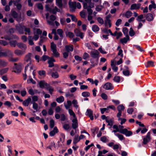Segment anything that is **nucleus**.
Masks as SVG:
<instances>
[{"label":"nucleus","mask_w":156,"mask_h":156,"mask_svg":"<svg viewBox=\"0 0 156 156\" xmlns=\"http://www.w3.org/2000/svg\"><path fill=\"white\" fill-rule=\"evenodd\" d=\"M15 31V29L13 28H11L9 29V32L10 34L9 35H6L4 37V39L5 40L10 41L11 40L16 39L18 40V37L16 35H12V34Z\"/></svg>","instance_id":"1"},{"label":"nucleus","mask_w":156,"mask_h":156,"mask_svg":"<svg viewBox=\"0 0 156 156\" xmlns=\"http://www.w3.org/2000/svg\"><path fill=\"white\" fill-rule=\"evenodd\" d=\"M102 87L106 90H112L113 88V87L112 83L109 82L106 83Z\"/></svg>","instance_id":"10"},{"label":"nucleus","mask_w":156,"mask_h":156,"mask_svg":"<svg viewBox=\"0 0 156 156\" xmlns=\"http://www.w3.org/2000/svg\"><path fill=\"white\" fill-rule=\"evenodd\" d=\"M24 27V30L27 33V34L29 35H31L32 34V32L30 31V28L25 27Z\"/></svg>","instance_id":"58"},{"label":"nucleus","mask_w":156,"mask_h":156,"mask_svg":"<svg viewBox=\"0 0 156 156\" xmlns=\"http://www.w3.org/2000/svg\"><path fill=\"white\" fill-rule=\"evenodd\" d=\"M32 102H35L37 101L38 100V97L36 95H34L32 97Z\"/></svg>","instance_id":"61"},{"label":"nucleus","mask_w":156,"mask_h":156,"mask_svg":"<svg viewBox=\"0 0 156 156\" xmlns=\"http://www.w3.org/2000/svg\"><path fill=\"white\" fill-rule=\"evenodd\" d=\"M14 52L16 55L20 56L24 54L25 53V51L19 49H16L14 51Z\"/></svg>","instance_id":"23"},{"label":"nucleus","mask_w":156,"mask_h":156,"mask_svg":"<svg viewBox=\"0 0 156 156\" xmlns=\"http://www.w3.org/2000/svg\"><path fill=\"white\" fill-rule=\"evenodd\" d=\"M80 139L78 135H76L75 136L74 139L73 140V143L74 144H76L78 142L80 141Z\"/></svg>","instance_id":"34"},{"label":"nucleus","mask_w":156,"mask_h":156,"mask_svg":"<svg viewBox=\"0 0 156 156\" xmlns=\"http://www.w3.org/2000/svg\"><path fill=\"white\" fill-rule=\"evenodd\" d=\"M51 50L52 51L54 56L56 57H58L59 56V54L56 49V45L53 42L51 44Z\"/></svg>","instance_id":"2"},{"label":"nucleus","mask_w":156,"mask_h":156,"mask_svg":"<svg viewBox=\"0 0 156 156\" xmlns=\"http://www.w3.org/2000/svg\"><path fill=\"white\" fill-rule=\"evenodd\" d=\"M129 35L131 37L133 36L135 34V32L133 31L132 28H131L130 29V31L129 32Z\"/></svg>","instance_id":"62"},{"label":"nucleus","mask_w":156,"mask_h":156,"mask_svg":"<svg viewBox=\"0 0 156 156\" xmlns=\"http://www.w3.org/2000/svg\"><path fill=\"white\" fill-rule=\"evenodd\" d=\"M145 66L147 68L150 66H154V62L152 61H149L147 62V63L145 64Z\"/></svg>","instance_id":"38"},{"label":"nucleus","mask_w":156,"mask_h":156,"mask_svg":"<svg viewBox=\"0 0 156 156\" xmlns=\"http://www.w3.org/2000/svg\"><path fill=\"white\" fill-rule=\"evenodd\" d=\"M140 6L141 4L140 3L133 4L131 6L130 9L131 10L138 9L140 8Z\"/></svg>","instance_id":"20"},{"label":"nucleus","mask_w":156,"mask_h":156,"mask_svg":"<svg viewBox=\"0 0 156 156\" xmlns=\"http://www.w3.org/2000/svg\"><path fill=\"white\" fill-rule=\"evenodd\" d=\"M69 5L71 11H74L76 9V2L69 1Z\"/></svg>","instance_id":"12"},{"label":"nucleus","mask_w":156,"mask_h":156,"mask_svg":"<svg viewBox=\"0 0 156 156\" xmlns=\"http://www.w3.org/2000/svg\"><path fill=\"white\" fill-rule=\"evenodd\" d=\"M45 8L47 11H49L53 14L56 13L57 12H60V10L56 7H55L53 8L50 7L49 5H46Z\"/></svg>","instance_id":"4"},{"label":"nucleus","mask_w":156,"mask_h":156,"mask_svg":"<svg viewBox=\"0 0 156 156\" xmlns=\"http://www.w3.org/2000/svg\"><path fill=\"white\" fill-rule=\"evenodd\" d=\"M31 101V98L30 97H29L27 99L23 101V104L24 106H28Z\"/></svg>","instance_id":"26"},{"label":"nucleus","mask_w":156,"mask_h":156,"mask_svg":"<svg viewBox=\"0 0 156 156\" xmlns=\"http://www.w3.org/2000/svg\"><path fill=\"white\" fill-rule=\"evenodd\" d=\"M9 68H6L2 69L0 70V73L1 75H3L4 73H6L8 71Z\"/></svg>","instance_id":"46"},{"label":"nucleus","mask_w":156,"mask_h":156,"mask_svg":"<svg viewBox=\"0 0 156 156\" xmlns=\"http://www.w3.org/2000/svg\"><path fill=\"white\" fill-rule=\"evenodd\" d=\"M28 40L29 44L30 45H33L34 43L33 41V38L32 36H29L28 37Z\"/></svg>","instance_id":"39"},{"label":"nucleus","mask_w":156,"mask_h":156,"mask_svg":"<svg viewBox=\"0 0 156 156\" xmlns=\"http://www.w3.org/2000/svg\"><path fill=\"white\" fill-rule=\"evenodd\" d=\"M47 38L45 37H41L40 38V42H39V44L40 45H41L43 43L46 41L47 40Z\"/></svg>","instance_id":"51"},{"label":"nucleus","mask_w":156,"mask_h":156,"mask_svg":"<svg viewBox=\"0 0 156 156\" xmlns=\"http://www.w3.org/2000/svg\"><path fill=\"white\" fill-rule=\"evenodd\" d=\"M69 53L65 50L63 53V57L64 58H66L68 56Z\"/></svg>","instance_id":"57"},{"label":"nucleus","mask_w":156,"mask_h":156,"mask_svg":"<svg viewBox=\"0 0 156 156\" xmlns=\"http://www.w3.org/2000/svg\"><path fill=\"white\" fill-rule=\"evenodd\" d=\"M85 115L89 117L91 120H93L94 116L93 115V111L91 109H87L85 113Z\"/></svg>","instance_id":"9"},{"label":"nucleus","mask_w":156,"mask_h":156,"mask_svg":"<svg viewBox=\"0 0 156 156\" xmlns=\"http://www.w3.org/2000/svg\"><path fill=\"white\" fill-rule=\"evenodd\" d=\"M126 37L120 39V42L123 44L127 43L128 41H129V36H125Z\"/></svg>","instance_id":"19"},{"label":"nucleus","mask_w":156,"mask_h":156,"mask_svg":"<svg viewBox=\"0 0 156 156\" xmlns=\"http://www.w3.org/2000/svg\"><path fill=\"white\" fill-rule=\"evenodd\" d=\"M17 2H16V1H14V4L16 6V8L18 10H20L22 8V5L20 3L17 4Z\"/></svg>","instance_id":"47"},{"label":"nucleus","mask_w":156,"mask_h":156,"mask_svg":"<svg viewBox=\"0 0 156 156\" xmlns=\"http://www.w3.org/2000/svg\"><path fill=\"white\" fill-rule=\"evenodd\" d=\"M100 52L102 54H106L107 52L104 49H103L102 46H101L98 49Z\"/></svg>","instance_id":"59"},{"label":"nucleus","mask_w":156,"mask_h":156,"mask_svg":"<svg viewBox=\"0 0 156 156\" xmlns=\"http://www.w3.org/2000/svg\"><path fill=\"white\" fill-rule=\"evenodd\" d=\"M39 86L41 88H43L44 87L48 88L49 86V84L46 83L44 80H41L39 83Z\"/></svg>","instance_id":"18"},{"label":"nucleus","mask_w":156,"mask_h":156,"mask_svg":"<svg viewBox=\"0 0 156 156\" xmlns=\"http://www.w3.org/2000/svg\"><path fill=\"white\" fill-rule=\"evenodd\" d=\"M12 55V52L8 50H7L4 52L0 51V57H6L8 56L9 57V56Z\"/></svg>","instance_id":"8"},{"label":"nucleus","mask_w":156,"mask_h":156,"mask_svg":"<svg viewBox=\"0 0 156 156\" xmlns=\"http://www.w3.org/2000/svg\"><path fill=\"white\" fill-rule=\"evenodd\" d=\"M111 17V15H108L105 17V25L106 27L110 28L111 27V20L110 18Z\"/></svg>","instance_id":"5"},{"label":"nucleus","mask_w":156,"mask_h":156,"mask_svg":"<svg viewBox=\"0 0 156 156\" xmlns=\"http://www.w3.org/2000/svg\"><path fill=\"white\" fill-rule=\"evenodd\" d=\"M121 133L124 134L126 136H129L133 134L132 131H128L125 128L122 129Z\"/></svg>","instance_id":"14"},{"label":"nucleus","mask_w":156,"mask_h":156,"mask_svg":"<svg viewBox=\"0 0 156 156\" xmlns=\"http://www.w3.org/2000/svg\"><path fill=\"white\" fill-rule=\"evenodd\" d=\"M150 135V133L148 132L145 137L144 138L143 143L144 144H146L151 139Z\"/></svg>","instance_id":"11"},{"label":"nucleus","mask_w":156,"mask_h":156,"mask_svg":"<svg viewBox=\"0 0 156 156\" xmlns=\"http://www.w3.org/2000/svg\"><path fill=\"white\" fill-rule=\"evenodd\" d=\"M31 56V54L29 53L27 54L25 56L24 60L26 62L30 61V58Z\"/></svg>","instance_id":"36"},{"label":"nucleus","mask_w":156,"mask_h":156,"mask_svg":"<svg viewBox=\"0 0 156 156\" xmlns=\"http://www.w3.org/2000/svg\"><path fill=\"white\" fill-rule=\"evenodd\" d=\"M22 64L20 63L14 64V66L13 68V71L15 73H19L22 69Z\"/></svg>","instance_id":"3"},{"label":"nucleus","mask_w":156,"mask_h":156,"mask_svg":"<svg viewBox=\"0 0 156 156\" xmlns=\"http://www.w3.org/2000/svg\"><path fill=\"white\" fill-rule=\"evenodd\" d=\"M34 34H36L39 35L41 34L42 33V31L39 28H36L33 31Z\"/></svg>","instance_id":"32"},{"label":"nucleus","mask_w":156,"mask_h":156,"mask_svg":"<svg viewBox=\"0 0 156 156\" xmlns=\"http://www.w3.org/2000/svg\"><path fill=\"white\" fill-rule=\"evenodd\" d=\"M64 129L66 130H68L70 128L69 125L68 124H65L63 126Z\"/></svg>","instance_id":"63"},{"label":"nucleus","mask_w":156,"mask_h":156,"mask_svg":"<svg viewBox=\"0 0 156 156\" xmlns=\"http://www.w3.org/2000/svg\"><path fill=\"white\" fill-rule=\"evenodd\" d=\"M92 30L94 32H96L99 30V28L98 26L94 25L92 26Z\"/></svg>","instance_id":"43"},{"label":"nucleus","mask_w":156,"mask_h":156,"mask_svg":"<svg viewBox=\"0 0 156 156\" xmlns=\"http://www.w3.org/2000/svg\"><path fill=\"white\" fill-rule=\"evenodd\" d=\"M59 132L58 130L57 127L55 126L54 127L53 130L51 131L49 133V135L51 136H54L56 133H58Z\"/></svg>","instance_id":"22"},{"label":"nucleus","mask_w":156,"mask_h":156,"mask_svg":"<svg viewBox=\"0 0 156 156\" xmlns=\"http://www.w3.org/2000/svg\"><path fill=\"white\" fill-rule=\"evenodd\" d=\"M56 101L58 103H61L64 101V98L63 96H61L57 98Z\"/></svg>","instance_id":"35"},{"label":"nucleus","mask_w":156,"mask_h":156,"mask_svg":"<svg viewBox=\"0 0 156 156\" xmlns=\"http://www.w3.org/2000/svg\"><path fill=\"white\" fill-rule=\"evenodd\" d=\"M154 16L153 15L150 13L147 14L146 16V18L147 20L148 21H152L154 19Z\"/></svg>","instance_id":"24"},{"label":"nucleus","mask_w":156,"mask_h":156,"mask_svg":"<svg viewBox=\"0 0 156 156\" xmlns=\"http://www.w3.org/2000/svg\"><path fill=\"white\" fill-rule=\"evenodd\" d=\"M17 46L20 49L25 51L27 48V45L21 42L18 43L17 44Z\"/></svg>","instance_id":"21"},{"label":"nucleus","mask_w":156,"mask_h":156,"mask_svg":"<svg viewBox=\"0 0 156 156\" xmlns=\"http://www.w3.org/2000/svg\"><path fill=\"white\" fill-rule=\"evenodd\" d=\"M67 104H66L65 102H64V105L66 108V109L68 110L69 109V108H70V107L71 106L72 104V102L70 100H67Z\"/></svg>","instance_id":"28"},{"label":"nucleus","mask_w":156,"mask_h":156,"mask_svg":"<svg viewBox=\"0 0 156 156\" xmlns=\"http://www.w3.org/2000/svg\"><path fill=\"white\" fill-rule=\"evenodd\" d=\"M90 54L92 57L94 58H97L98 60V59L99 53L97 50L92 49L90 53Z\"/></svg>","instance_id":"6"},{"label":"nucleus","mask_w":156,"mask_h":156,"mask_svg":"<svg viewBox=\"0 0 156 156\" xmlns=\"http://www.w3.org/2000/svg\"><path fill=\"white\" fill-rule=\"evenodd\" d=\"M65 50L69 53L70 52H72L73 50V46L72 44L66 45Z\"/></svg>","instance_id":"16"},{"label":"nucleus","mask_w":156,"mask_h":156,"mask_svg":"<svg viewBox=\"0 0 156 156\" xmlns=\"http://www.w3.org/2000/svg\"><path fill=\"white\" fill-rule=\"evenodd\" d=\"M48 14H46V18L47 19V22L50 25H53L54 24V21L56 19L55 16L51 15L50 17V20L48 19Z\"/></svg>","instance_id":"7"},{"label":"nucleus","mask_w":156,"mask_h":156,"mask_svg":"<svg viewBox=\"0 0 156 156\" xmlns=\"http://www.w3.org/2000/svg\"><path fill=\"white\" fill-rule=\"evenodd\" d=\"M74 32L76 36L80 37L81 38H83L84 36L83 34L79 30L76 29L74 30Z\"/></svg>","instance_id":"17"},{"label":"nucleus","mask_w":156,"mask_h":156,"mask_svg":"<svg viewBox=\"0 0 156 156\" xmlns=\"http://www.w3.org/2000/svg\"><path fill=\"white\" fill-rule=\"evenodd\" d=\"M128 68L127 67V69L126 70H124L123 71L122 73L123 75L125 76H129L130 75V72L128 69Z\"/></svg>","instance_id":"55"},{"label":"nucleus","mask_w":156,"mask_h":156,"mask_svg":"<svg viewBox=\"0 0 156 156\" xmlns=\"http://www.w3.org/2000/svg\"><path fill=\"white\" fill-rule=\"evenodd\" d=\"M108 123V125H109L111 127L113 125V121L111 119L108 118V119H106V121Z\"/></svg>","instance_id":"45"},{"label":"nucleus","mask_w":156,"mask_h":156,"mask_svg":"<svg viewBox=\"0 0 156 156\" xmlns=\"http://www.w3.org/2000/svg\"><path fill=\"white\" fill-rule=\"evenodd\" d=\"M101 98L104 100H106L108 99V96L105 93H102L101 94Z\"/></svg>","instance_id":"60"},{"label":"nucleus","mask_w":156,"mask_h":156,"mask_svg":"<svg viewBox=\"0 0 156 156\" xmlns=\"http://www.w3.org/2000/svg\"><path fill=\"white\" fill-rule=\"evenodd\" d=\"M128 29L126 27H124L122 29V32L125 36H129L128 35Z\"/></svg>","instance_id":"53"},{"label":"nucleus","mask_w":156,"mask_h":156,"mask_svg":"<svg viewBox=\"0 0 156 156\" xmlns=\"http://www.w3.org/2000/svg\"><path fill=\"white\" fill-rule=\"evenodd\" d=\"M33 104V108L35 111V112H37L40 109L39 107L38 106L37 103L35 102H32ZM34 111V112H35Z\"/></svg>","instance_id":"27"},{"label":"nucleus","mask_w":156,"mask_h":156,"mask_svg":"<svg viewBox=\"0 0 156 156\" xmlns=\"http://www.w3.org/2000/svg\"><path fill=\"white\" fill-rule=\"evenodd\" d=\"M57 32L58 34L59 35V36L62 37H63L62 34L63 33V31L61 29H58L57 30Z\"/></svg>","instance_id":"56"},{"label":"nucleus","mask_w":156,"mask_h":156,"mask_svg":"<svg viewBox=\"0 0 156 156\" xmlns=\"http://www.w3.org/2000/svg\"><path fill=\"white\" fill-rule=\"evenodd\" d=\"M90 95V93L87 91H84L82 93V95L84 97H89Z\"/></svg>","instance_id":"48"},{"label":"nucleus","mask_w":156,"mask_h":156,"mask_svg":"<svg viewBox=\"0 0 156 156\" xmlns=\"http://www.w3.org/2000/svg\"><path fill=\"white\" fill-rule=\"evenodd\" d=\"M16 29L18 30L20 34H23V28L20 25L16 26Z\"/></svg>","instance_id":"33"},{"label":"nucleus","mask_w":156,"mask_h":156,"mask_svg":"<svg viewBox=\"0 0 156 156\" xmlns=\"http://www.w3.org/2000/svg\"><path fill=\"white\" fill-rule=\"evenodd\" d=\"M132 12L129 10L126 11L125 13L123 14V15H124L126 17L128 18L130 17L132 15Z\"/></svg>","instance_id":"31"},{"label":"nucleus","mask_w":156,"mask_h":156,"mask_svg":"<svg viewBox=\"0 0 156 156\" xmlns=\"http://www.w3.org/2000/svg\"><path fill=\"white\" fill-rule=\"evenodd\" d=\"M13 53L12 52V55L11 56H9V61L12 62H16L18 61L19 58H13Z\"/></svg>","instance_id":"30"},{"label":"nucleus","mask_w":156,"mask_h":156,"mask_svg":"<svg viewBox=\"0 0 156 156\" xmlns=\"http://www.w3.org/2000/svg\"><path fill=\"white\" fill-rule=\"evenodd\" d=\"M68 112L70 116H72L73 118V119L76 118V115H75V113L71 109H69L68 110Z\"/></svg>","instance_id":"37"},{"label":"nucleus","mask_w":156,"mask_h":156,"mask_svg":"<svg viewBox=\"0 0 156 156\" xmlns=\"http://www.w3.org/2000/svg\"><path fill=\"white\" fill-rule=\"evenodd\" d=\"M48 74L49 75H51L52 77L55 78H58L59 76L57 72H52V70L51 69L48 70Z\"/></svg>","instance_id":"15"},{"label":"nucleus","mask_w":156,"mask_h":156,"mask_svg":"<svg viewBox=\"0 0 156 156\" xmlns=\"http://www.w3.org/2000/svg\"><path fill=\"white\" fill-rule=\"evenodd\" d=\"M100 140L104 143H106L108 141V140L107 139L106 136H105L101 137Z\"/></svg>","instance_id":"52"},{"label":"nucleus","mask_w":156,"mask_h":156,"mask_svg":"<svg viewBox=\"0 0 156 156\" xmlns=\"http://www.w3.org/2000/svg\"><path fill=\"white\" fill-rule=\"evenodd\" d=\"M72 128L76 129L78 126V120L77 118L73 119L72 120Z\"/></svg>","instance_id":"13"},{"label":"nucleus","mask_w":156,"mask_h":156,"mask_svg":"<svg viewBox=\"0 0 156 156\" xmlns=\"http://www.w3.org/2000/svg\"><path fill=\"white\" fill-rule=\"evenodd\" d=\"M55 60L52 58H51L49 59L48 61V63L49 64L48 66L49 67H52L54 66V64L53 62H55Z\"/></svg>","instance_id":"25"},{"label":"nucleus","mask_w":156,"mask_h":156,"mask_svg":"<svg viewBox=\"0 0 156 156\" xmlns=\"http://www.w3.org/2000/svg\"><path fill=\"white\" fill-rule=\"evenodd\" d=\"M39 75L41 76L44 77L45 76L46 72L44 70H40L38 72Z\"/></svg>","instance_id":"41"},{"label":"nucleus","mask_w":156,"mask_h":156,"mask_svg":"<svg viewBox=\"0 0 156 156\" xmlns=\"http://www.w3.org/2000/svg\"><path fill=\"white\" fill-rule=\"evenodd\" d=\"M125 109V107L122 105H119L117 107V110L118 111H121Z\"/></svg>","instance_id":"54"},{"label":"nucleus","mask_w":156,"mask_h":156,"mask_svg":"<svg viewBox=\"0 0 156 156\" xmlns=\"http://www.w3.org/2000/svg\"><path fill=\"white\" fill-rule=\"evenodd\" d=\"M103 31L105 33L108 34L110 33V34H112V32L110 29H108L106 28H104L103 30Z\"/></svg>","instance_id":"49"},{"label":"nucleus","mask_w":156,"mask_h":156,"mask_svg":"<svg viewBox=\"0 0 156 156\" xmlns=\"http://www.w3.org/2000/svg\"><path fill=\"white\" fill-rule=\"evenodd\" d=\"M151 4L149 6V9L150 11H151L153 9H156V5L154 1H151Z\"/></svg>","instance_id":"29"},{"label":"nucleus","mask_w":156,"mask_h":156,"mask_svg":"<svg viewBox=\"0 0 156 156\" xmlns=\"http://www.w3.org/2000/svg\"><path fill=\"white\" fill-rule=\"evenodd\" d=\"M72 103L74 107L76 109H77L78 108L79 105H78V102L75 99L73 100L72 101Z\"/></svg>","instance_id":"42"},{"label":"nucleus","mask_w":156,"mask_h":156,"mask_svg":"<svg viewBox=\"0 0 156 156\" xmlns=\"http://www.w3.org/2000/svg\"><path fill=\"white\" fill-rule=\"evenodd\" d=\"M17 44L16 41H12L9 42L10 46L13 47H15Z\"/></svg>","instance_id":"50"},{"label":"nucleus","mask_w":156,"mask_h":156,"mask_svg":"<svg viewBox=\"0 0 156 156\" xmlns=\"http://www.w3.org/2000/svg\"><path fill=\"white\" fill-rule=\"evenodd\" d=\"M11 14L12 16L14 18H17L18 16V14L17 12L14 10H12L11 12Z\"/></svg>","instance_id":"40"},{"label":"nucleus","mask_w":156,"mask_h":156,"mask_svg":"<svg viewBox=\"0 0 156 156\" xmlns=\"http://www.w3.org/2000/svg\"><path fill=\"white\" fill-rule=\"evenodd\" d=\"M69 77L71 80H73L76 78L77 76L74 75L73 74H72L69 75Z\"/></svg>","instance_id":"64"},{"label":"nucleus","mask_w":156,"mask_h":156,"mask_svg":"<svg viewBox=\"0 0 156 156\" xmlns=\"http://www.w3.org/2000/svg\"><path fill=\"white\" fill-rule=\"evenodd\" d=\"M56 5L60 8H61L62 6V0H56Z\"/></svg>","instance_id":"44"}]
</instances>
